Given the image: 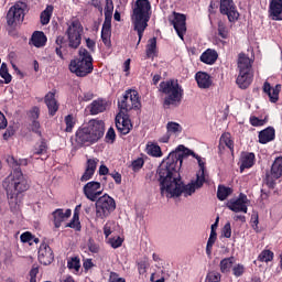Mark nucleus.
<instances>
[{
    "mask_svg": "<svg viewBox=\"0 0 282 282\" xmlns=\"http://www.w3.org/2000/svg\"><path fill=\"white\" fill-rule=\"evenodd\" d=\"M65 124H66V133H72V130L74 129V124H76V121H74V116L67 115L65 117Z\"/></svg>",
    "mask_w": 282,
    "mask_h": 282,
    "instance_id": "obj_43",
    "label": "nucleus"
},
{
    "mask_svg": "<svg viewBox=\"0 0 282 282\" xmlns=\"http://www.w3.org/2000/svg\"><path fill=\"white\" fill-rule=\"evenodd\" d=\"M235 263V257L225 258L220 261L219 268L223 274H228L232 270V264Z\"/></svg>",
    "mask_w": 282,
    "mask_h": 282,
    "instance_id": "obj_36",
    "label": "nucleus"
},
{
    "mask_svg": "<svg viewBox=\"0 0 282 282\" xmlns=\"http://www.w3.org/2000/svg\"><path fill=\"white\" fill-rule=\"evenodd\" d=\"M118 107L121 113H124V111H131V109H140V97H138V91L127 90L118 101Z\"/></svg>",
    "mask_w": 282,
    "mask_h": 282,
    "instance_id": "obj_10",
    "label": "nucleus"
},
{
    "mask_svg": "<svg viewBox=\"0 0 282 282\" xmlns=\"http://www.w3.org/2000/svg\"><path fill=\"white\" fill-rule=\"evenodd\" d=\"M96 166H98V160L90 159L87 161L86 171H90L91 173H96Z\"/></svg>",
    "mask_w": 282,
    "mask_h": 282,
    "instance_id": "obj_52",
    "label": "nucleus"
},
{
    "mask_svg": "<svg viewBox=\"0 0 282 282\" xmlns=\"http://www.w3.org/2000/svg\"><path fill=\"white\" fill-rule=\"evenodd\" d=\"M95 219L96 221H105L113 210H116V199L109 196V194H104L98 199L95 200Z\"/></svg>",
    "mask_w": 282,
    "mask_h": 282,
    "instance_id": "obj_6",
    "label": "nucleus"
},
{
    "mask_svg": "<svg viewBox=\"0 0 282 282\" xmlns=\"http://www.w3.org/2000/svg\"><path fill=\"white\" fill-rule=\"evenodd\" d=\"M31 129L37 135H41V123L37 120H33L31 124Z\"/></svg>",
    "mask_w": 282,
    "mask_h": 282,
    "instance_id": "obj_60",
    "label": "nucleus"
},
{
    "mask_svg": "<svg viewBox=\"0 0 282 282\" xmlns=\"http://www.w3.org/2000/svg\"><path fill=\"white\" fill-rule=\"evenodd\" d=\"M83 30L84 29L80 21L74 20L70 22L66 30L68 47H72V50H78V47H80V43L83 41Z\"/></svg>",
    "mask_w": 282,
    "mask_h": 282,
    "instance_id": "obj_8",
    "label": "nucleus"
},
{
    "mask_svg": "<svg viewBox=\"0 0 282 282\" xmlns=\"http://www.w3.org/2000/svg\"><path fill=\"white\" fill-rule=\"evenodd\" d=\"M29 276H30V282H36V276H39V264L32 265Z\"/></svg>",
    "mask_w": 282,
    "mask_h": 282,
    "instance_id": "obj_50",
    "label": "nucleus"
},
{
    "mask_svg": "<svg viewBox=\"0 0 282 282\" xmlns=\"http://www.w3.org/2000/svg\"><path fill=\"white\" fill-rule=\"evenodd\" d=\"M68 270H75V272H78L80 270V260L78 258H72L67 262Z\"/></svg>",
    "mask_w": 282,
    "mask_h": 282,
    "instance_id": "obj_44",
    "label": "nucleus"
},
{
    "mask_svg": "<svg viewBox=\"0 0 282 282\" xmlns=\"http://www.w3.org/2000/svg\"><path fill=\"white\" fill-rule=\"evenodd\" d=\"M44 102L48 109L50 116H55L56 111H58V101H56V95L54 93L46 94Z\"/></svg>",
    "mask_w": 282,
    "mask_h": 282,
    "instance_id": "obj_27",
    "label": "nucleus"
},
{
    "mask_svg": "<svg viewBox=\"0 0 282 282\" xmlns=\"http://www.w3.org/2000/svg\"><path fill=\"white\" fill-rule=\"evenodd\" d=\"M263 91L269 96L270 102H278L279 94H281V84H276L275 87H272L270 83L265 82L263 84Z\"/></svg>",
    "mask_w": 282,
    "mask_h": 282,
    "instance_id": "obj_22",
    "label": "nucleus"
},
{
    "mask_svg": "<svg viewBox=\"0 0 282 282\" xmlns=\"http://www.w3.org/2000/svg\"><path fill=\"white\" fill-rule=\"evenodd\" d=\"M94 177V172L89 170H85L84 174L80 177V182H89Z\"/></svg>",
    "mask_w": 282,
    "mask_h": 282,
    "instance_id": "obj_59",
    "label": "nucleus"
},
{
    "mask_svg": "<svg viewBox=\"0 0 282 282\" xmlns=\"http://www.w3.org/2000/svg\"><path fill=\"white\" fill-rule=\"evenodd\" d=\"M248 196L246 194H240L238 198L230 199L227 203V207L232 213H248V204H249Z\"/></svg>",
    "mask_w": 282,
    "mask_h": 282,
    "instance_id": "obj_13",
    "label": "nucleus"
},
{
    "mask_svg": "<svg viewBox=\"0 0 282 282\" xmlns=\"http://www.w3.org/2000/svg\"><path fill=\"white\" fill-rule=\"evenodd\" d=\"M110 176L115 180L116 184H122V175H120V173L115 172L111 173Z\"/></svg>",
    "mask_w": 282,
    "mask_h": 282,
    "instance_id": "obj_62",
    "label": "nucleus"
},
{
    "mask_svg": "<svg viewBox=\"0 0 282 282\" xmlns=\"http://www.w3.org/2000/svg\"><path fill=\"white\" fill-rule=\"evenodd\" d=\"M195 80L199 89H210V86L213 85V78L206 72L196 73Z\"/></svg>",
    "mask_w": 282,
    "mask_h": 282,
    "instance_id": "obj_23",
    "label": "nucleus"
},
{
    "mask_svg": "<svg viewBox=\"0 0 282 282\" xmlns=\"http://www.w3.org/2000/svg\"><path fill=\"white\" fill-rule=\"evenodd\" d=\"M32 239H34V236L30 231L23 232L20 236V240L22 241V243H29V246H32Z\"/></svg>",
    "mask_w": 282,
    "mask_h": 282,
    "instance_id": "obj_48",
    "label": "nucleus"
},
{
    "mask_svg": "<svg viewBox=\"0 0 282 282\" xmlns=\"http://www.w3.org/2000/svg\"><path fill=\"white\" fill-rule=\"evenodd\" d=\"M66 228H73L74 230L80 231V220L78 213H74L73 219L66 225Z\"/></svg>",
    "mask_w": 282,
    "mask_h": 282,
    "instance_id": "obj_42",
    "label": "nucleus"
},
{
    "mask_svg": "<svg viewBox=\"0 0 282 282\" xmlns=\"http://www.w3.org/2000/svg\"><path fill=\"white\" fill-rule=\"evenodd\" d=\"M25 10H28V4L24 2H17L9 9L7 13V24L9 28H15L19 23H23V19H25Z\"/></svg>",
    "mask_w": 282,
    "mask_h": 282,
    "instance_id": "obj_9",
    "label": "nucleus"
},
{
    "mask_svg": "<svg viewBox=\"0 0 282 282\" xmlns=\"http://www.w3.org/2000/svg\"><path fill=\"white\" fill-rule=\"evenodd\" d=\"M8 127V119L6 118V115L0 111V131L6 129Z\"/></svg>",
    "mask_w": 282,
    "mask_h": 282,
    "instance_id": "obj_61",
    "label": "nucleus"
},
{
    "mask_svg": "<svg viewBox=\"0 0 282 282\" xmlns=\"http://www.w3.org/2000/svg\"><path fill=\"white\" fill-rule=\"evenodd\" d=\"M109 282H127V281L123 278H120V275H118V273L110 272Z\"/></svg>",
    "mask_w": 282,
    "mask_h": 282,
    "instance_id": "obj_58",
    "label": "nucleus"
},
{
    "mask_svg": "<svg viewBox=\"0 0 282 282\" xmlns=\"http://www.w3.org/2000/svg\"><path fill=\"white\" fill-rule=\"evenodd\" d=\"M75 142L78 147H89V144H94L97 140L85 126L76 131Z\"/></svg>",
    "mask_w": 282,
    "mask_h": 282,
    "instance_id": "obj_14",
    "label": "nucleus"
},
{
    "mask_svg": "<svg viewBox=\"0 0 282 282\" xmlns=\"http://www.w3.org/2000/svg\"><path fill=\"white\" fill-rule=\"evenodd\" d=\"M220 12L228 17L230 23H235L239 19V11L232 0H220Z\"/></svg>",
    "mask_w": 282,
    "mask_h": 282,
    "instance_id": "obj_12",
    "label": "nucleus"
},
{
    "mask_svg": "<svg viewBox=\"0 0 282 282\" xmlns=\"http://www.w3.org/2000/svg\"><path fill=\"white\" fill-rule=\"evenodd\" d=\"M282 176V156L274 160L271 166V174H267L265 182L270 188L274 187V182Z\"/></svg>",
    "mask_w": 282,
    "mask_h": 282,
    "instance_id": "obj_15",
    "label": "nucleus"
},
{
    "mask_svg": "<svg viewBox=\"0 0 282 282\" xmlns=\"http://www.w3.org/2000/svg\"><path fill=\"white\" fill-rule=\"evenodd\" d=\"M236 83L240 89H248L252 84V74H250V70H239Z\"/></svg>",
    "mask_w": 282,
    "mask_h": 282,
    "instance_id": "obj_24",
    "label": "nucleus"
},
{
    "mask_svg": "<svg viewBox=\"0 0 282 282\" xmlns=\"http://www.w3.org/2000/svg\"><path fill=\"white\" fill-rule=\"evenodd\" d=\"M3 188H6L7 197L12 204L13 199H17L21 193H25L28 191V182L25 177H23V172H21V167H15L11 172V174L3 181Z\"/></svg>",
    "mask_w": 282,
    "mask_h": 282,
    "instance_id": "obj_3",
    "label": "nucleus"
},
{
    "mask_svg": "<svg viewBox=\"0 0 282 282\" xmlns=\"http://www.w3.org/2000/svg\"><path fill=\"white\" fill-rule=\"evenodd\" d=\"M167 129V133L174 134V135H180V133H182V126L177 122H169L166 126Z\"/></svg>",
    "mask_w": 282,
    "mask_h": 282,
    "instance_id": "obj_40",
    "label": "nucleus"
},
{
    "mask_svg": "<svg viewBox=\"0 0 282 282\" xmlns=\"http://www.w3.org/2000/svg\"><path fill=\"white\" fill-rule=\"evenodd\" d=\"M218 57L217 51L208 48L200 55V61L206 65H214Z\"/></svg>",
    "mask_w": 282,
    "mask_h": 282,
    "instance_id": "obj_31",
    "label": "nucleus"
},
{
    "mask_svg": "<svg viewBox=\"0 0 282 282\" xmlns=\"http://www.w3.org/2000/svg\"><path fill=\"white\" fill-rule=\"evenodd\" d=\"M0 76L1 78H3L6 85H9V83H12V75L8 73V65H6V63L1 64Z\"/></svg>",
    "mask_w": 282,
    "mask_h": 282,
    "instance_id": "obj_41",
    "label": "nucleus"
},
{
    "mask_svg": "<svg viewBox=\"0 0 282 282\" xmlns=\"http://www.w3.org/2000/svg\"><path fill=\"white\" fill-rule=\"evenodd\" d=\"M161 195L191 197L206 182V161L193 150L178 145L158 169Z\"/></svg>",
    "mask_w": 282,
    "mask_h": 282,
    "instance_id": "obj_1",
    "label": "nucleus"
},
{
    "mask_svg": "<svg viewBox=\"0 0 282 282\" xmlns=\"http://www.w3.org/2000/svg\"><path fill=\"white\" fill-rule=\"evenodd\" d=\"M83 265H84V270H91L94 262L91 261V259H87L84 261Z\"/></svg>",
    "mask_w": 282,
    "mask_h": 282,
    "instance_id": "obj_64",
    "label": "nucleus"
},
{
    "mask_svg": "<svg viewBox=\"0 0 282 282\" xmlns=\"http://www.w3.org/2000/svg\"><path fill=\"white\" fill-rule=\"evenodd\" d=\"M269 12L273 21H282V0H270Z\"/></svg>",
    "mask_w": 282,
    "mask_h": 282,
    "instance_id": "obj_21",
    "label": "nucleus"
},
{
    "mask_svg": "<svg viewBox=\"0 0 282 282\" xmlns=\"http://www.w3.org/2000/svg\"><path fill=\"white\" fill-rule=\"evenodd\" d=\"M105 21L101 28V40L106 47H111V19H113V0H106Z\"/></svg>",
    "mask_w": 282,
    "mask_h": 282,
    "instance_id": "obj_7",
    "label": "nucleus"
},
{
    "mask_svg": "<svg viewBox=\"0 0 282 282\" xmlns=\"http://www.w3.org/2000/svg\"><path fill=\"white\" fill-rule=\"evenodd\" d=\"M274 259V252L271 250H263L258 256V261H261V263H270Z\"/></svg>",
    "mask_w": 282,
    "mask_h": 282,
    "instance_id": "obj_39",
    "label": "nucleus"
},
{
    "mask_svg": "<svg viewBox=\"0 0 282 282\" xmlns=\"http://www.w3.org/2000/svg\"><path fill=\"white\" fill-rule=\"evenodd\" d=\"M173 14V19H170L171 24L173 25L177 36L181 37V41H184V34H186V15L177 12H174Z\"/></svg>",
    "mask_w": 282,
    "mask_h": 282,
    "instance_id": "obj_16",
    "label": "nucleus"
},
{
    "mask_svg": "<svg viewBox=\"0 0 282 282\" xmlns=\"http://www.w3.org/2000/svg\"><path fill=\"white\" fill-rule=\"evenodd\" d=\"M39 116H41V109H39V107H33L30 111L31 120H39Z\"/></svg>",
    "mask_w": 282,
    "mask_h": 282,
    "instance_id": "obj_57",
    "label": "nucleus"
},
{
    "mask_svg": "<svg viewBox=\"0 0 282 282\" xmlns=\"http://www.w3.org/2000/svg\"><path fill=\"white\" fill-rule=\"evenodd\" d=\"M219 151H224V149H229V151H235V142H232V139L230 138V133H223L220 137Z\"/></svg>",
    "mask_w": 282,
    "mask_h": 282,
    "instance_id": "obj_32",
    "label": "nucleus"
},
{
    "mask_svg": "<svg viewBox=\"0 0 282 282\" xmlns=\"http://www.w3.org/2000/svg\"><path fill=\"white\" fill-rule=\"evenodd\" d=\"M82 100H84V102H89V100H94V93H85Z\"/></svg>",
    "mask_w": 282,
    "mask_h": 282,
    "instance_id": "obj_63",
    "label": "nucleus"
},
{
    "mask_svg": "<svg viewBox=\"0 0 282 282\" xmlns=\"http://www.w3.org/2000/svg\"><path fill=\"white\" fill-rule=\"evenodd\" d=\"M37 259L42 265H50L54 261V252L50 245L43 242L41 243L37 252Z\"/></svg>",
    "mask_w": 282,
    "mask_h": 282,
    "instance_id": "obj_18",
    "label": "nucleus"
},
{
    "mask_svg": "<svg viewBox=\"0 0 282 282\" xmlns=\"http://www.w3.org/2000/svg\"><path fill=\"white\" fill-rule=\"evenodd\" d=\"M145 54L148 58H155L158 56V39L152 37L148 41L145 46Z\"/></svg>",
    "mask_w": 282,
    "mask_h": 282,
    "instance_id": "obj_34",
    "label": "nucleus"
},
{
    "mask_svg": "<svg viewBox=\"0 0 282 282\" xmlns=\"http://www.w3.org/2000/svg\"><path fill=\"white\" fill-rule=\"evenodd\" d=\"M229 195H232V188L224 185L218 186L217 197L220 202H224Z\"/></svg>",
    "mask_w": 282,
    "mask_h": 282,
    "instance_id": "obj_38",
    "label": "nucleus"
},
{
    "mask_svg": "<svg viewBox=\"0 0 282 282\" xmlns=\"http://www.w3.org/2000/svg\"><path fill=\"white\" fill-rule=\"evenodd\" d=\"M52 216H53L54 227L61 228V226H63V221L72 217V209L64 210L62 208H58L52 213Z\"/></svg>",
    "mask_w": 282,
    "mask_h": 282,
    "instance_id": "obj_20",
    "label": "nucleus"
},
{
    "mask_svg": "<svg viewBox=\"0 0 282 282\" xmlns=\"http://www.w3.org/2000/svg\"><path fill=\"white\" fill-rule=\"evenodd\" d=\"M221 274L217 271H212L207 273L206 282H220Z\"/></svg>",
    "mask_w": 282,
    "mask_h": 282,
    "instance_id": "obj_46",
    "label": "nucleus"
},
{
    "mask_svg": "<svg viewBox=\"0 0 282 282\" xmlns=\"http://www.w3.org/2000/svg\"><path fill=\"white\" fill-rule=\"evenodd\" d=\"M90 116H98V113H102L107 111V101L102 99H96L88 106Z\"/></svg>",
    "mask_w": 282,
    "mask_h": 282,
    "instance_id": "obj_26",
    "label": "nucleus"
},
{
    "mask_svg": "<svg viewBox=\"0 0 282 282\" xmlns=\"http://www.w3.org/2000/svg\"><path fill=\"white\" fill-rule=\"evenodd\" d=\"M145 151L148 155H151V158H162V148L158 145L156 143H148Z\"/></svg>",
    "mask_w": 282,
    "mask_h": 282,
    "instance_id": "obj_35",
    "label": "nucleus"
},
{
    "mask_svg": "<svg viewBox=\"0 0 282 282\" xmlns=\"http://www.w3.org/2000/svg\"><path fill=\"white\" fill-rule=\"evenodd\" d=\"M218 224H219V217H217L215 224L212 225L210 235L207 240L206 254H208V257L213 254V246H215V241H217L216 230H217Z\"/></svg>",
    "mask_w": 282,
    "mask_h": 282,
    "instance_id": "obj_25",
    "label": "nucleus"
},
{
    "mask_svg": "<svg viewBox=\"0 0 282 282\" xmlns=\"http://www.w3.org/2000/svg\"><path fill=\"white\" fill-rule=\"evenodd\" d=\"M274 140V128L269 127L259 132V142L260 144H268Z\"/></svg>",
    "mask_w": 282,
    "mask_h": 282,
    "instance_id": "obj_33",
    "label": "nucleus"
},
{
    "mask_svg": "<svg viewBox=\"0 0 282 282\" xmlns=\"http://www.w3.org/2000/svg\"><path fill=\"white\" fill-rule=\"evenodd\" d=\"M31 43L34 45V47H45V43H47V36H45L43 31H35L32 34Z\"/></svg>",
    "mask_w": 282,
    "mask_h": 282,
    "instance_id": "obj_30",
    "label": "nucleus"
},
{
    "mask_svg": "<svg viewBox=\"0 0 282 282\" xmlns=\"http://www.w3.org/2000/svg\"><path fill=\"white\" fill-rule=\"evenodd\" d=\"M78 54V58L70 61L69 72L79 78H85V76H89L94 72V57L87 48H79Z\"/></svg>",
    "mask_w": 282,
    "mask_h": 282,
    "instance_id": "obj_4",
    "label": "nucleus"
},
{
    "mask_svg": "<svg viewBox=\"0 0 282 282\" xmlns=\"http://www.w3.org/2000/svg\"><path fill=\"white\" fill-rule=\"evenodd\" d=\"M47 152V143L45 141H42L39 145V148L34 149V155H43V153Z\"/></svg>",
    "mask_w": 282,
    "mask_h": 282,
    "instance_id": "obj_51",
    "label": "nucleus"
},
{
    "mask_svg": "<svg viewBox=\"0 0 282 282\" xmlns=\"http://www.w3.org/2000/svg\"><path fill=\"white\" fill-rule=\"evenodd\" d=\"M250 124L252 127H263L265 124V120L259 119L257 117H250Z\"/></svg>",
    "mask_w": 282,
    "mask_h": 282,
    "instance_id": "obj_56",
    "label": "nucleus"
},
{
    "mask_svg": "<svg viewBox=\"0 0 282 282\" xmlns=\"http://www.w3.org/2000/svg\"><path fill=\"white\" fill-rule=\"evenodd\" d=\"M86 129H88V131L98 142V140L105 135V121L98 119L89 120Z\"/></svg>",
    "mask_w": 282,
    "mask_h": 282,
    "instance_id": "obj_17",
    "label": "nucleus"
},
{
    "mask_svg": "<svg viewBox=\"0 0 282 282\" xmlns=\"http://www.w3.org/2000/svg\"><path fill=\"white\" fill-rule=\"evenodd\" d=\"M106 142L109 144H113V142H116V130H113V128L108 129L106 133Z\"/></svg>",
    "mask_w": 282,
    "mask_h": 282,
    "instance_id": "obj_49",
    "label": "nucleus"
},
{
    "mask_svg": "<svg viewBox=\"0 0 282 282\" xmlns=\"http://www.w3.org/2000/svg\"><path fill=\"white\" fill-rule=\"evenodd\" d=\"M83 193L89 202H96L102 195V185L96 181L88 182L84 185Z\"/></svg>",
    "mask_w": 282,
    "mask_h": 282,
    "instance_id": "obj_11",
    "label": "nucleus"
},
{
    "mask_svg": "<svg viewBox=\"0 0 282 282\" xmlns=\"http://www.w3.org/2000/svg\"><path fill=\"white\" fill-rule=\"evenodd\" d=\"M131 21L134 32L138 33L139 40L137 45H140L144 30L149 28L151 21V2L149 0H137L131 14Z\"/></svg>",
    "mask_w": 282,
    "mask_h": 282,
    "instance_id": "obj_2",
    "label": "nucleus"
},
{
    "mask_svg": "<svg viewBox=\"0 0 282 282\" xmlns=\"http://www.w3.org/2000/svg\"><path fill=\"white\" fill-rule=\"evenodd\" d=\"M131 166L133 171H140L144 166V160L139 158L132 162Z\"/></svg>",
    "mask_w": 282,
    "mask_h": 282,
    "instance_id": "obj_55",
    "label": "nucleus"
},
{
    "mask_svg": "<svg viewBox=\"0 0 282 282\" xmlns=\"http://www.w3.org/2000/svg\"><path fill=\"white\" fill-rule=\"evenodd\" d=\"M159 91L165 95L164 107H171V105L177 107L182 102V98H184V88L174 79L161 82Z\"/></svg>",
    "mask_w": 282,
    "mask_h": 282,
    "instance_id": "obj_5",
    "label": "nucleus"
},
{
    "mask_svg": "<svg viewBox=\"0 0 282 282\" xmlns=\"http://www.w3.org/2000/svg\"><path fill=\"white\" fill-rule=\"evenodd\" d=\"M218 34L221 39L228 37V28L226 26V23L221 21L218 22Z\"/></svg>",
    "mask_w": 282,
    "mask_h": 282,
    "instance_id": "obj_47",
    "label": "nucleus"
},
{
    "mask_svg": "<svg viewBox=\"0 0 282 282\" xmlns=\"http://www.w3.org/2000/svg\"><path fill=\"white\" fill-rule=\"evenodd\" d=\"M122 238H120V236L115 237V238H110L109 239V243L111 246V248H120V246H122Z\"/></svg>",
    "mask_w": 282,
    "mask_h": 282,
    "instance_id": "obj_54",
    "label": "nucleus"
},
{
    "mask_svg": "<svg viewBox=\"0 0 282 282\" xmlns=\"http://www.w3.org/2000/svg\"><path fill=\"white\" fill-rule=\"evenodd\" d=\"M245 272H246V267L241 263L235 264L232 267V274L236 278L243 276Z\"/></svg>",
    "mask_w": 282,
    "mask_h": 282,
    "instance_id": "obj_45",
    "label": "nucleus"
},
{
    "mask_svg": "<svg viewBox=\"0 0 282 282\" xmlns=\"http://www.w3.org/2000/svg\"><path fill=\"white\" fill-rule=\"evenodd\" d=\"M252 166H254V153L243 152L240 156V171L252 169Z\"/></svg>",
    "mask_w": 282,
    "mask_h": 282,
    "instance_id": "obj_28",
    "label": "nucleus"
},
{
    "mask_svg": "<svg viewBox=\"0 0 282 282\" xmlns=\"http://www.w3.org/2000/svg\"><path fill=\"white\" fill-rule=\"evenodd\" d=\"M54 13V7L47 6L44 11H42L40 19L42 25H47L50 23V20L52 19V14Z\"/></svg>",
    "mask_w": 282,
    "mask_h": 282,
    "instance_id": "obj_37",
    "label": "nucleus"
},
{
    "mask_svg": "<svg viewBox=\"0 0 282 282\" xmlns=\"http://www.w3.org/2000/svg\"><path fill=\"white\" fill-rule=\"evenodd\" d=\"M238 69L239 72H250L252 69V59L245 53L238 55Z\"/></svg>",
    "mask_w": 282,
    "mask_h": 282,
    "instance_id": "obj_29",
    "label": "nucleus"
},
{
    "mask_svg": "<svg viewBox=\"0 0 282 282\" xmlns=\"http://www.w3.org/2000/svg\"><path fill=\"white\" fill-rule=\"evenodd\" d=\"M223 237L226 239H230L232 237V227L230 226V223H227L223 228Z\"/></svg>",
    "mask_w": 282,
    "mask_h": 282,
    "instance_id": "obj_53",
    "label": "nucleus"
},
{
    "mask_svg": "<svg viewBox=\"0 0 282 282\" xmlns=\"http://www.w3.org/2000/svg\"><path fill=\"white\" fill-rule=\"evenodd\" d=\"M116 128L121 133V135H127L131 132V129H133V124H131V120L127 117H123L122 115H117L116 119Z\"/></svg>",
    "mask_w": 282,
    "mask_h": 282,
    "instance_id": "obj_19",
    "label": "nucleus"
}]
</instances>
